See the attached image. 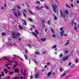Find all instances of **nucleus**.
<instances>
[{"label": "nucleus", "mask_w": 79, "mask_h": 79, "mask_svg": "<svg viewBox=\"0 0 79 79\" xmlns=\"http://www.w3.org/2000/svg\"><path fill=\"white\" fill-rule=\"evenodd\" d=\"M11 35L13 37L14 39H15V38L17 39V38H18V36L16 37V36H18V34L16 32H13L12 33Z\"/></svg>", "instance_id": "nucleus-1"}, {"label": "nucleus", "mask_w": 79, "mask_h": 79, "mask_svg": "<svg viewBox=\"0 0 79 79\" xmlns=\"http://www.w3.org/2000/svg\"><path fill=\"white\" fill-rule=\"evenodd\" d=\"M52 7L53 8V11L55 12V13H56V9L57 8V6L56 4H55L54 5L53 4H52Z\"/></svg>", "instance_id": "nucleus-2"}, {"label": "nucleus", "mask_w": 79, "mask_h": 79, "mask_svg": "<svg viewBox=\"0 0 79 79\" xmlns=\"http://www.w3.org/2000/svg\"><path fill=\"white\" fill-rule=\"evenodd\" d=\"M60 15L62 17H63V18H65L66 15H64V14H63V12L61 11V10H60Z\"/></svg>", "instance_id": "nucleus-3"}, {"label": "nucleus", "mask_w": 79, "mask_h": 79, "mask_svg": "<svg viewBox=\"0 0 79 79\" xmlns=\"http://www.w3.org/2000/svg\"><path fill=\"white\" fill-rule=\"evenodd\" d=\"M13 56H14V58H16V57H17V58H19L21 60H22V61H23V60L21 58L19 57V56H18L16 55H13Z\"/></svg>", "instance_id": "nucleus-4"}, {"label": "nucleus", "mask_w": 79, "mask_h": 79, "mask_svg": "<svg viewBox=\"0 0 79 79\" xmlns=\"http://www.w3.org/2000/svg\"><path fill=\"white\" fill-rule=\"evenodd\" d=\"M60 36L62 37L63 36V35H64V30H62L60 32Z\"/></svg>", "instance_id": "nucleus-5"}, {"label": "nucleus", "mask_w": 79, "mask_h": 79, "mask_svg": "<svg viewBox=\"0 0 79 79\" xmlns=\"http://www.w3.org/2000/svg\"><path fill=\"white\" fill-rule=\"evenodd\" d=\"M68 58H69V56H67L64 57V59L62 60V61H66V60H67L68 59Z\"/></svg>", "instance_id": "nucleus-6"}, {"label": "nucleus", "mask_w": 79, "mask_h": 79, "mask_svg": "<svg viewBox=\"0 0 79 79\" xmlns=\"http://www.w3.org/2000/svg\"><path fill=\"white\" fill-rule=\"evenodd\" d=\"M36 8L37 9H38V10H40L42 9V8H43V7L42 6H41L40 8L39 7V6H36Z\"/></svg>", "instance_id": "nucleus-7"}, {"label": "nucleus", "mask_w": 79, "mask_h": 79, "mask_svg": "<svg viewBox=\"0 0 79 79\" xmlns=\"http://www.w3.org/2000/svg\"><path fill=\"white\" fill-rule=\"evenodd\" d=\"M14 71L15 73H18L19 72V69L17 68H15V69L14 70Z\"/></svg>", "instance_id": "nucleus-8"}, {"label": "nucleus", "mask_w": 79, "mask_h": 79, "mask_svg": "<svg viewBox=\"0 0 79 79\" xmlns=\"http://www.w3.org/2000/svg\"><path fill=\"white\" fill-rule=\"evenodd\" d=\"M67 42L65 44V46H66L67 45H69V40H67Z\"/></svg>", "instance_id": "nucleus-9"}, {"label": "nucleus", "mask_w": 79, "mask_h": 79, "mask_svg": "<svg viewBox=\"0 0 79 79\" xmlns=\"http://www.w3.org/2000/svg\"><path fill=\"white\" fill-rule=\"evenodd\" d=\"M3 59H4L5 60H7V61H9V59L7 58V57H6L5 56H4L2 57Z\"/></svg>", "instance_id": "nucleus-10"}, {"label": "nucleus", "mask_w": 79, "mask_h": 79, "mask_svg": "<svg viewBox=\"0 0 79 79\" xmlns=\"http://www.w3.org/2000/svg\"><path fill=\"white\" fill-rule=\"evenodd\" d=\"M53 16H54V19H55V20H57V19H58V18H57V17H56V16H55L54 14H53Z\"/></svg>", "instance_id": "nucleus-11"}, {"label": "nucleus", "mask_w": 79, "mask_h": 79, "mask_svg": "<svg viewBox=\"0 0 79 79\" xmlns=\"http://www.w3.org/2000/svg\"><path fill=\"white\" fill-rule=\"evenodd\" d=\"M40 40L42 41L43 42H44V41H45V40H46V39L44 38H41Z\"/></svg>", "instance_id": "nucleus-12"}, {"label": "nucleus", "mask_w": 79, "mask_h": 79, "mask_svg": "<svg viewBox=\"0 0 79 79\" xmlns=\"http://www.w3.org/2000/svg\"><path fill=\"white\" fill-rule=\"evenodd\" d=\"M64 13H66V15H68V10H65Z\"/></svg>", "instance_id": "nucleus-13"}, {"label": "nucleus", "mask_w": 79, "mask_h": 79, "mask_svg": "<svg viewBox=\"0 0 79 79\" xmlns=\"http://www.w3.org/2000/svg\"><path fill=\"white\" fill-rule=\"evenodd\" d=\"M38 77H39V74H36V76L35 77V79H37L38 78Z\"/></svg>", "instance_id": "nucleus-14"}, {"label": "nucleus", "mask_w": 79, "mask_h": 79, "mask_svg": "<svg viewBox=\"0 0 79 79\" xmlns=\"http://www.w3.org/2000/svg\"><path fill=\"white\" fill-rule=\"evenodd\" d=\"M28 11L29 13H30V15H33V13H32V11H31L30 10H28Z\"/></svg>", "instance_id": "nucleus-15"}, {"label": "nucleus", "mask_w": 79, "mask_h": 79, "mask_svg": "<svg viewBox=\"0 0 79 79\" xmlns=\"http://www.w3.org/2000/svg\"><path fill=\"white\" fill-rule=\"evenodd\" d=\"M19 28L20 29V30H22V29H23V27L21 26V25H19Z\"/></svg>", "instance_id": "nucleus-16"}, {"label": "nucleus", "mask_w": 79, "mask_h": 79, "mask_svg": "<svg viewBox=\"0 0 79 79\" xmlns=\"http://www.w3.org/2000/svg\"><path fill=\"white\" fill-rule=\"evenodd\" d=\"M9 74H10V75H12V74H14V72H10L9 73Z\"/></svg>", "instance_id": "nucleus-17"}, {"label": "nucleus", "mask_w": 79, "mask_h": 79, "mask_svg": "<svg viewBox=\"0 0 79 79\" xmlns=\"http://www.w3.org/2000/svg\"><path fill=\"white\" fill-rule=\"evenodd\" d=\"M65 6L66 7H67V8H71V6H69L67 3L65 4Z\"/></svg>", "instance_id": "nucleus-18"}, {"label": "nucleus", "mask_w": 79, "mask_h": 79, "mask_svg": "<svg viewBox=\"0 0 79 79\" xmlns=\"http://www.w3.org/2000/svg\"><path fill=\"white\" fill-rule=\"evenodd\" d=\"M75 61V63L76 64L77 63V62H78V58H76Z\"/></svg>", "instance_id": "nucleus-19"}, {"label": "nucleus", "mask_w": 79, "mask_h": 79, "mask_svg": "<svg viewBox=\"0 0 79 79\" xmlns=\"http://www.w3.org/2000/svg\"><path fill=\"white\" fill-rule=\"evenodd\" d=\"M52 74V73L51 72H49L48 74V77H49Z\"/></svg>", "instance_id": "nucleus-20"}, {"label": "nucleus", "mask_w": 79, "mask_h": 79, "mask_svg": "<svg viewBox=\"0 0 79 79\" xmlns=\"http://www.w3.org/2000/svg\"><path fill=\"white\" fill-rule=\"evenodd\" d=\"M45 20H42V24H45Z\"/></svg>", "instance_id": "nucleus-21"}, {"label": "nucleus", "mask_w": 79, "mask_h": 79, "mask_svg": "<svg viewBox=\"0 0 79 79\" xmlns=\"http://www.w3.org/2000/svg\"><path fill=\"white\" fill-rule=\"evenodd\" d=\"M2 36H4V35H6V33H5V32H2Z\"/></svg>", "instance_id": "nucleus-22"}, {"label": "nucleus", "mask_w": 79, "mask_h": 79, "mask_svg": "<svg viewBox=\"0 0 79 79\" xmlns=\"http://www.w3.org/2000/svg\"><path fill=\"white\" fill-rule=\"evenodd\" d=\"M32 34H34L35 36H36V37H37V35L36 34V33H35L34 32H32Z\"/></svg>", "instance_id": "nucleus-23"}, {"label": "nucleus", "mask_w": 79, "mask_h": 79, "mask_svg": "<svg viewBox=\"0 0 79 79\" xmlns=\"http://www.w3.org/2000/svg\"><path fill=\"white\" fill-rule=\"evenodd\" d=\"M13 13H14V15L16 16V17H18V15L16 14L15 12H13Z\"/></svg>", "instance_id": "nucleus-24"}, {"label": "nucleus", "mask_w": 79, "mask_h": 79, "mask_svg": "<svg viewBox=\"0 0 79 79\" xmlns=\"http://www.w3.org/2000/svg\"><path fill=\"white\" fill-rule=\"evenodd\" d=\"M66 73H63V74L62 75V77L65 76V75H66Z\"/></svg>", "instance_id": "nucleus-25"}, {"label": "nucleus", "mask_w": 79, "mask_h": 79, "mask_svg": "<svg viewBox=\"0 0 79 79\" xmlns=\"http://www.w3.org/2000/svg\"><path fill=\"white\" fill-rule=\"evenodd\" d=\"M23 13L24 17H25V18H26V14L23 12Z\"/></svg>", "instance_id": "nucleus-26"}, {"label": "nucleus", "mask_w": 79, "mask_h": 79, "mask_svg": "<svg viewBox=\"0 0 79 79\" xmlns=\"http://www.w3.org/2000/svg\"><path fill=\"white\" fill-rule=\"evenodd\" d=\"M23 24H25V26H27V23H26V21H24V23H23Z\"/></svg>", "instance_id": "nucleus-27"}, {"label": "nucleus", "mask_w": 79, "mask_h": 79, "mask_svg": "<svg viewBox=\"0 0 79 79\" xmlns=\"http://www.w3.org/2000/svg\"><path fill=\"white\" fill-rule=\"evenodd\" d=\"M15 79H19V77H15L14 78Z\"/></svg>", "instance_id": "nucleus-28"}, {"label": "nucleus", "mask_w": 79, "mask_h": 79, "mask_svg": "<svg viewBox=\"0 0 79 79\" xmlns=\"http://www.w3.org/2000/svg\"><path fill=\"white\" fill-rule=\"evenodd\" d=\"M51 31L52 32V33H53V34H54V33H55V32H54V31L53 30V29L52 28L51 29Z\"/></svg>", "instance_id": "nucleus-29"}, {"label": "nucleus", "mask_w": 79, "mask_h": 79, "mask_svg": "<svg viewBox=\"0 0 79 79\" xmlns=\"http://www.w3.org/2000/svg\"><path fill=\"white\" fill-rule=\"evenodd\" d=\"M24 56L25 57V59L26 60H27V56L26 55H24Z\"/></svg>", "instance_id": "nucleus-30"}, {"label": "nucleus", "mask_w": 79, "mask_h": 79, "mask_svg": "<svg viewBox=\"0 0 79 79\" xmlns=\"http://www.w3.org/2000/svg\"><path fill=\"white\" fill-rule=\"evenodd\" d=\"M35 54L36 55H40V52H35Z\"/></svg>", "instance_id": "nucleus-31"}, {"label": "nucleus", "mask_w": 79, "mask_h": 79, "mask_svg": "<svg viewBox=\"0 0 79 79\" xmlns=\"http://www.w3.org/2000/svg\"><path fill=\"white\" fill-rule=\"evenodd\" d=\"M48 24L49 25H50V20H49L48 21Z\"/></svg>", "instance_id": "nucleus-32"}, {"label": "nucleus", "mask_w": 79, "mask_h": 79, "mask_svg": "<svg viewBox=\"0 0 79 79\" xmlns=\"http://www.w3.org/2000/svg\"><path fill=\"white\" fill-rule=\"evenodd\" d=\"M35 32L37 34H39V32H38V31L37 30H35Z\"/></svg>", "instance_id": "nucleus-33"}, {"label": "nucleus", "mask_w": 79, "mask_h": 79, "mask_svg": "<svg viewBox=\"0 0 79 79\" xmlns=\"http://www.w3.org/2000/svg\"><path fill=\"white\" fill-rule=\"evenodd\" d=\"M28 19L30 21H31V22H32L33 21V20H32V19H30V18H28Z\"/></svg>", "instance_id": "nucleus-34"}, {"label": "nucleus", "mask_w": 79, "mask_h": 79, "mask_svg": "<svg viewBox=\"0 0 79 79\" xmlns=\"http://www.w3.org/2000/svg\"><path fill=\"white\" fill-rule=\"evenodd\" d=\"M17 7L18 8V9H21V7L19 6L18 5L17 6Z\"/></svg>", "instance_id": "nucleus-35"}, {"label": "nucleus", "mask_w": 79, "mask_h": 79, "mask_svg": "<svg viewBox=\"0 0 79 79\" xmlns=\"http://www.w3.org/2000/svg\"><path fill=\"white\" fill-rule=\"evenodd\" d=\"M33 60H34V61L35 62V64H37V63H38V62H37V61H36V60H35L34 59H33Z\"/></svg>", "instance_id": "nucleus-36"}, {"label": "nucleus", "mask_w": 79, "mask_h": 79, "mask_svg": "<svg viewBox=\"0 0 79 79\" xmlns=\"http://www.w3.org/2000/svg\"><path fill=\"white\" fill-rule=\"evenodd\" d=\"M2 73V76H3L4 75V73H3V72H1Z\"/></svg>", "instance_id": "nucleus-37"}, {"label": "nucleus", "mask_w": 79, "mask_h": 79, "mask_svg": "<svg viewBox=\"0 0 79 79\" xmlns=\"http://www.w3.org/2000/svg\"><path fill=\"white\" fill-rule=\"evenodd\" d=\"M45 8H47V9L48 10V9H49V8H48V6H45Z\"/></svg>", "instance_id": "nucleus-38"}, {"label": "nucleus", "mask_w": 79, "mask_h": 79, "mask_svg": "<svg viewBox=\"0 0 79 79\" xmlns=\"http://www.w3.org/2000/svg\"><path fill=\"white\" fill-rule=\"evenodd\" d=\"M70 6L72 7L73 8L74 7V5H73V4H70Z\"/></svg>", "instance_id": "nucleus-39"}, {"label": "nucleus", "mask_w": 79, "mask_h": 79, "mask_svg": "<svg viewBox=\"0 0 79 79\" xmlns=\"http://www.w3.org/2000/svg\"><path fill=\"white\" fill-rule=\"evenodd\" d=\"M74 30H75V31H76V30H77V27H74Z\"/></svg>", "instance_id": "nucleus-40"}, {"label": "nucleus", "mask_w": 79, "mask_h": 79, "mask_svg": "<svg viewBox=\"0 0 79 79\" xmlns=\"http://www.w3.org/2000/svg\"><path fill=\"white\" fill-rule=\"evenodd\" d=\"M56 45H54V46H53L52 48H56Z\"/></svg>", "instance_id": "nucleus-41"}, {"label": "nucleus", "mask_w": 79, "mask_h": 79, "mask_svg": "<svg viewBox=\"0 0 79 79\" xmlns=\"http://www.w3.org/2000/svg\"><path fill=\"white\" fill-rule=\"evenodd\" d=\"M21 35V34L20 33H18L17 34V36H20Z\"/></svg>", "instance_id": "nucleus-42"}, {"label": "nucleus", "mask_w": 79, "mask_h": 79, "mask_svg": "<svg viewBox=\"0 0 79 79\" xmlns=\"http://www.w3.org/2000/svg\"><path fill=\"white\" fill-rule=\"evenodd\" d=\"M60 57H62L63 54H61L59 56Z\"/></svg>", "instance_id": "nucleus-43"}, {"label": "nucleus", "mask_w": 79, "mask_h": 79, "mask_svg": "<svg viewBox=\"0 0 79 79\" xmlns=\"http://www.w3.org/2000/svg\"><path fill=\"white\" fill-rule=\"evenodd\" d=\"M4 6L6 8V4L5 3H4Z\"/></svg>", "instance_id": "nucleus-44"}, {"label": "nucleus", "mask_w": 79, "mask_h": 79, "mask_svg": "<svg viewBox=\"0 0 79 79\" xmlns=\"http://www.w3.org/2000/svg\"><path fill=\"white\" fill-rule=\"evenodd\" d=\"M42 25L43 27H45V23H42Z\"/></svg>", "instance_id": "nucleus-45"}, {"label": "nucleus", "mask_w": 79, "mask_h": 79, "mask_svg": "<svg viewBox=\"0 0 79 79\" xmlns=\"http://www.w3.org/2000/svg\"><path fill=\"white\" fill-rule=\"evenodd\" d=\"M52 76H55V72H53L52 73Z\"/></svg>", "instance_id": "nucleus-46"}, {"label": "nucleus", "mask_w": 79, "mask_h": 79, "mask_svg": "<svg viewBox=\"0 0 79 79\" xmlns=\"http://www.w3.org/2000/svg\"><path fill=\"white\" fill-rule=\"evenodd\" d=\"M25 52L26 53H28V52L27 51V50L26 49V50H25Z\"/></svg>", "instance_id": "nucleus-47"}, {"label": "nucleus", "mask_w": 79, "mask_h": 79, "mask_svg": "<svg viewBox=\"0 0 79 79\" xmlns=\"http://www.w3.org/2000/svg\"><path fill=\"white\" fill-rule=\"evenodd\" d=\"M63 27H61L60 28V31H62V30H63Z\"/></svg>", "instance_id": "nucleus-48"}, {"label": "nucleus", "mask_w": 79, "mask_h": 79, "mask_svg": "<svg viewBox=\"0 0 79 79\" xmlns=\"http://www.w3.org/2000/svg\"><path fill=\"white\" fill-rule=\"evenodd\" d=\"M28 47H29L30 48H31V45H30V44H28Z\"/></svg>", "instance_id": "nucleus-49"}, {"label": "nucleus", "mask_w": 79, "mask_h": 79, "mask_svg": "<svg viewBox=\"0 0 79 79\" xmlns=\"http://www.w3.org/2000/svg\"><path fill=\"white\" fill-rule=\"evenodd\" d=\"M9 63H14L13 62L11 61L10 60L9 61Z\"/></svg>", "instance_id": "nucleus-50"}, {"label": "nucleus", "mask_w": 79, "mask_h": 79, "mask_svg": "<svg viewBox=\"0 0 79 79\" xmlns=\"http://www.w3.org/2000/svg\"><path fill=\"white\" fill-rule=\"evenodd\" d=\"M32 78H33V76H31L30 77V79H32Z\"/></svg>", "instance_id": "nucleus-51"}, {"label": "nucleus", "mask_w": 79, "mask_h": 79, "mask_svg": "<svg viewBox=\"0 0 79 79\" xmlns=\"http://www.w3.org/2000/svg\"><path fill=\"white\" fill-rule=\"evenodd\" d=\"M17 14H18V16H20V13L18 12H17Z\"/></svg>", "instance_id": "nucleus-52"}, {"label": "nucleus", "mask_w": 79, "mask_h": 79, "mask_svg": "<svg viewBox=\"0 0 79 79\" xmlns=\"http://www.w3.org/2000/svg\"><path fill=\"white\" fill-rule=\"evenodd\" d=\"M23 11H25V12H27V10H25V9H24L23 10Z\"/></svg>", "instance_id": "nucleus-53"}, {"label": "nucleus", "mask_w": 79, "mask_h": 79, "mask_svg": "<svg viewBox=\"0 0 79 79\" xmlns=\"http://www.w3.org/2000/svg\"><path fill=\"white\" fill-rule=\"evenodd\" d=\"M10 64H10L9 63V64H6V65H5V66H8V65H10Z\"/></svg>", "instance_id": "nucleus-54"}, {"label": "nucleus", "mask_w": 79, "mask_h": 79, "mask_svg": "<svg viewBox=\"0 0 79 79\" xmlns=\"http://www.w3.org/2000/svg\"><path fill=\"white\" fill-rule=\"evenodd\" d=\"M43 54H45V53H46V52L44 51L43 52Z\"/></svg>", "instance_id": "nucleus-55"}, {"label": "nucleus", "mask_w": 79, "mask_h": 79, "mask_svg": "<svg viewBox=\"0 0 79 79\" xmlns=\"http://www.w3.org/2000/svg\"><path fill=\"white\" fill-rule=\"evenodd\" d=\"M69 66H71V63H69L68 64Z\"/></svg>", "instance_id": "nucleus-56"}, {"label": "nucleus", "mask_w": 79, "mask_h": 79, "mask_svg": "<svg viewBox=\"0 0 79 79\" xmlns=\"http://www.w3.org/2000/svg\"><path fill=\"white\" fill-rule=\"evenodd\" d=\"M4 71H7V70L6 69H4Z\"/></svg>", "instance_id": "nucleus-57"}, {"label": "nucleus", "mask_w": 79, "mask_h": 79, "mask_svg": "<svg viewBox=\"0 0 79 79\" xmlns=\"http://www.w3.org/2000/svg\"><path fill=\"white\" fill-rule=\"evenodd\" d=\"M9 72V71H6V73H5V74H7V73H8Z\"/></svg>", "instance_id": "nucleus-58"}, {"label": "nucleus", "mask_w": 79, "mask_h": 79, "mask_svg": "<svg viewBox=\"0 0 79 79\" xmlns=\"http://www.w3.org/2000/svg\"><path fill=\"white\" fill-rule=\"evenodd\" d=\"M32 27H33V28H35V26H34V25H32Z\"/></svg>", "instance_id": "nucleus-59"}, {"label": "nucleus", "mask_w": 79, "mask_h": 79, "mask_svg": "<svg viewBox=\"0 0 79 79\" xmlns=\"http://www.w3.org/2000/svg\"><path fill=\"white\" fill-rule=\"evenodd\" d=\"M19 41H21V38H19Z\"/></svg>", "instance_id": "nucleus-60"}, {"label": "nucleus", "mask_w": 79, "mask_h": 79, "mask_svg": "<svg viewBox=\"0 0 79 79\" xmlns=\"http://www.w3.org/2000/svg\"><path fill=\"white\" fill-rule=\"evenodd\" d=\"M68 51H65V53L66 54H67V53H68Z\"/></svg>", "instance_id": "nucleus-61"}, {"label": "nucleus", "mask_w": 79, "mask_h": 79, "mask_svg": "<svg viewBox=\"0 0 79 79\" xmlns=\"http://www.w3.org/2000/svg\"><path fill=\"white\" fill-rule=\"evenodd\" d=\"M45 71V70L44 69H43L42 70V72H44Z\"/></svg>", "instance_id": "nucleus-62"}, {"label": "nucleus", "mask_w": 79, "mask_h": 79, "mask_svg": "<svg viewBox=\"0 0 79 79\" xmlns=\"http://www.w3.org/2000/svg\"><path fill=\"white\" fill-rule=\"evenodd\" d=\"M74 25H75V26H76V25H77V23H74Z\"/></svg>", "instance_id": "nucleus-63"}, {"label": "nucleus", "mask_w": 79, "mask_h": 79, "mask_svg": "<svg viewBox=\"0 0 79 79\" xmlns=\"http://www.w3.org/2000/svg\"><path fill=\"white\" fill-rule=\"evenodd\" d=\"M77 3L79 4V1H78V0L77 1Z\"/></svg>", "instance_id": "nucleus-64"}]
</instances>
